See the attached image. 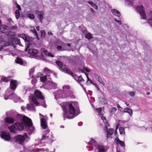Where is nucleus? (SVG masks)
<instances>
[{
    "mask_svg": "<svg viewBox=\"0 0 152 152\" xmlns=\"http://www.w3.org/2000/svg\"><path fill=\"white\" fill-rule=\"evenodd\" d=\"M96 110L98 113V114L99 115H102L103 114L101 113L102 111V109L101 107H99L98 108H96Z\"/></svg>",
    "mask_w": 152,
    "mask_h": 152,
    "instance_id": "obj_42",
    "label": "nucleus"
},
{
    "mask_svg": "<svg viewBox=\"0 0 152 152\" xmlns=\"http://www.w3.org/2000/svg\"><path fill=\"white\" fill-rule=\"evenodd\" d=\"M70 87L69 85H64L63 87V91L59 90L53 93L55 98H65L70 97V98H75L73 92L70 90Z\"/></svg>",
    "mask_w": 152,
    "mask_h": 152,
    "instance_id": "obj_2",
    "label": "nucleus"
},
{
    "mask_svg": "<svg viewBox=\"0 0 152 152\" xmlns=\"http://www.w3.org/2000/svg\"><path fill=\"white\" fill-rule=\"evenodd\" d=\"M88 3L90 4L92 7H94L95 3L93 2L92 1H88Z\"/></svg>",
    "mask_w": 152,
    "mask_h": 152,
    "instance_id": "obj_54",
    "label": "nucleus"
},
{
    "mask_svg": "<svg viewBox=\"0 0 152 152\" xmlns=\"http://www.w3.org/2000/svg\"><path fill=\"white\" fill-rule=\"evenodd\" d=\"M27 152H35L33 149H29L28 150V151H26Z\"/></svg>",
    "mask_w": 152,
    "mask_h": 152,
    "instance_id": "obj_64",
    "label": "nucleus"
},
{
    "mask_svg": "<svg viewBox=\"0 0 152 152\" xmlns=\"http://www.w3.org/2000/svg\"><path fill=\"white\" fill-rule=\"evenodd\" d=\"M47 76L50 77V75H47L40 77V80L43 82L46 81L47 80Z\"/></svg>",
    "mask_w": 152,
    "mask_h": 152,
    "instance_id": "obj_33",
    "label": "nucleus"
},
{
    "mask_svg": "<svg viewBox=\"0 0 152 152\" xmlns=\"http://www.w3.org/2000/svg\"><path fill=\"white\" fill-rule=\"evenodd\" d=\"M20 37L22 38L25 41L28 42L27 37L24 34H21L20 36Z\"/></svg>",
    "mask_w": 152,
    "mask_h": 152,
    "instance_id": "obj_45",
    "label": "nucleus"
},
{
    "mask_svg": "<svg viewBox=\"0 0 152 152\" xmlns=\"http://www.w3.org/2000/svg\"><path fill=\"white\" fill-rule=\"evenodd\" d=\"M50 85L51 87V88L56 89L57 87V84L52 81L51 82Z\"/></svg>",
    "mask_w": 152,
    "mask_h": 152,
    "instance_id": "obj_39",
    "label": "nucleus"
},
{
    "mask_svg": "<svg viewBox=\"0 0 152 152\" xmlns=\"http://www.w3.org/2000/svg\"><path fill=\"white\" fill-rule=\"evenodd\" d=\"M14 116L15 120L21 122L26 127V130L29 135L32 134L34 132V128L32 126L31 120L28 117L22 115L15 113Z\"/></svg>",
    "mask_w": 152,
    "mask_h": 152,
    "instance_id": "obj_1",
    "label": "nucleus"
},
{
    "mask_svg": "<svg viewBox=\"0 0 152 152\" xmlns=\"http://www.w3.org/2000/svg\"><path fill=\"white\" fill-rule=\"evenodd\" d=\"M117 107L118 108V110L120 111L122 110H123V108L122 107H120V105L118 104H117Z\"/></svg>",
    "mask_w": 152,
    "mask_h": 152,
    "instance_id": "obj_57",
    "label": "nucleus"
},
{
    "mask_svg": "<svg viewBox=\"0 0 152 152\" xmlns=\"http://www.w3.org/2000/svg\"><path fill=\"white\" fill-rule=\"evenodd\" d=\"M115 142L117 144H118L119 141H121V140H120L118 137H117L115 139Z\"/></svg>",
    "mask_w": 152,
    "mask_h": 152,
    "instance_id": "obj_56",
    "label": "nucleus"
},
{
    "mask_svg": "<svg viewBox=\"0 0 152 152\" xmlns=\"http://www.w3.org/2000/svg\"><path fill=\"white\" fill-rule=\"evenodd\" d=\"M1 137L5 141H9L11 139V137L8 132H2L1 134Z\"/></svg>",
    "mask_w": 152,
    "mask_h": 152,
    "instance_id": "obj_11",
    "label": "nucleus"
},
{
    "mask_svg": "<svg viewBox=\"0 0 152 152\" xmlns=\"http://www.w3.org/2000/svg\"><path fill=\"white\" fill-rule=\"evenodd\" d=\"M50 130L49 129H47L45 131V134H43L42 136V138L41 140L42 141L43 140H48L49 142L52 143L53 142L52 139H53V135L52 134H48Z\"/></svg>",
    "mask_w": 152,
    "mask_h": 152,
    "instance_id": "obj_6",
    "label": "nucleus"
},
{
    "mask_svg": "<svg viewBox=\"0 0 152 152\" xmlns=\"http://www.w3.org/2000/svg\"><path fill=\"white\" fill-rule=\"evenodd\" d=\"M36 14L38 15L40 22L42 23L43 19L44 12L42 11L36 10L35 12Z\"/></svg>",
    "mask_w": 152,
    "mask_h": 152,
    "instance_id": "obj_14",
    "label": "nucleus"
},
{
    "mask_svg": "<svg viewBox=\"0 0 152 152\" xmlns=\"http://www.w3.org/2000/svg\"><path fill=\"white\" fill-rule=\"evenodd\" d=\"M1 81L4 82L5 83H7L9 81V80L7 77H5L4 76H2L1 77Z\"/></svg>",
    "mask_w": 152,
    "mask_h": 152,
    "instance_id": "obj_35",
    "label": "nucleus"
},
{
    "mask_svg": "<svg viewBox=\"0 0 152 152\" xmlns=\"http://www.w3.org/2000/svg\"><path fill=\"white\" fill-rule=\"evenodd\" d=\"M15 4L16 6L17 7V8L18 9V10H21V9L20 7V5H19L17 2L16 1H15Z\"/></svg>",
    "mask_w": 152,
    "mask_h": 152,
    "instance_id": "obj_50",
    "label": "nucleus"
},
{
    "mask_svg": "<svg viewBox=\"0 0 152 152\" xmlns=\"http://www.w3.org/2000/svg\"><path fill=\"white\" fill-rule=\"evenodd\" d=\"M115 20L116 21V22L118 23L119 25H121V21H120L119 20H116V19H115Z\"/></svg>",
    "mask_w": 152,
    "mask_h": 152,
    "instance_id": "obj_59",
    "label": "nucleus"
},
{
    "mask_svg": "<svg viewBox=\"0 0 152 152\" xmlns=\"http://www.w3.org/2000/svg\"><path fill=\"white\" fill-rule=\"evenodd\" d=\"M136 11L139 13L141 16V18L142 19H145L146 16L145 13V10L142 5L137 6L136 8Z\"/></svg>",
    "mask_w": 152,
    "mask_h": 152,
    "instance_id": "obj_7",
    "label": "nucleus"
},
{
    "mask_svg": "<svg viewBox=\"0 0 152 152\" xmlns=\"http://www.w3.org/2000/svg\"><path fill=\"white\" fill-rule=\"evenodd\" d=\"M88 145H92V146L96 147V142L94 139H92L88 143Z\"/></svg>",
    "mask_w": 152,
    "mask_h": 152,
    "instance_id": "obj_29",
    "label": "nucleus"
},
{
    "mask_svg": "<svg viewBox=\"0 0 152 152\" xmlns=\"http://www.w3.org/2000/svg\"><path fill=\"white\" fill-rule=\"evenodd\" d=\"M29 88L28 87L25 86H23V90L22 92L23 94H25L26 93L27 91H29Z\"/></svg>",
    "mask_w": 152,
    "mask_h": 152,
    "instance_id": "obj_34",
    "label": "nucleus"
},
{
    "mask_svg": "<svg viewBox=\"0 0 152 152\" xmlns=\"http://www.w3.org/2000/svg\"><path fill=\"white\" fill-rule=\"evenodd\" d=\"M25 137L28 138V136L26 133H24V136L20 135H18L15 137V142L16 143H18L20 144H21L23 142L25 139Z\"/></svg>",
    "mask_w": 152,
    "mask_h": 152,
    "instance_id": "obj_9",
    "label": "nucleus"
},
{
    "mask_svg": "<svg viewBox=\"0 0 152 152\" xmlns=\"http://www.w3.org/2000/svg\"><path fill=\"white\" fill-rule=\"evenodd\" d=\"M34 67L31 68L30 69L29 71V75L30 76L32 77H33V74L34 71Z\"/></svg>",
    "mask_w": 152,
    "mask_h": 152,
    "instance_id": "obj_37",
    "label": "nucleus"
},
{
    "mask_svg": "<svg viewBox=\"0 0 152 152\" xmlns=\"http://www.w3.org/2000/svg\"><path fill=\"white\" fill-rule=\"evenodd\" d=\"M31 31L37 37L38 36V34L37 33V31L35 29H31Z\"/></svg>",
    "mask_w": 152,
    "mask_h": 152,
    "instance_id": "obj_49",
    "label": "nucleus"
},
{
    "mask_svg": "<svg viewBox=\"0 0 152 152\" xmlns=\"http://www.w3.org/2000/svg\"><path fill=\"white\" fill-rule=\"evenodd\" d=\"M57 48L58 50H62V47L60 46H57Z\"/></svg>",
    "mask_w": 152,
    "mask_h": 152,
    "instance_id": "obj_62",
    "label": "nucleus"
},
{
    "mask_svg": "<svg viewBox=\"0 0 152 152\" xmlns=\"http://www.w3.org/2000/svg\"><path fill=\"white\" fill-rule=\"evenodd\" d=\"M69 107V112L68 113L69 115H70L71 116H74V118L75 116H77L80 113L79 109H77V114L76 113V110L72 104L71 103L69 104V106H68Z\"/></svg>",
    "mask_w": 152,
    "mask_h": 152,
    "instance_id": "obj_5",
    "label": "nucleus"
},
{
    "mask_svg": "<svg viewBox=\"0 0 152 152\" xmlns=\"http://www.w3.org/2000/svg\"><path fill=\"white\" fill-rule=\"evenodd\" d=\"M56 63L58 66H59V69L60 70H61L64 72L67 73V72L64 71V69L65 68H66L68 69L67 68L64 67L63 68V64L62 62L59 61H57L56 62Z\"/></svg>",
    "mask_w": 152,
    "mask_h": 152,
    "instance_id": "obj_16",
    "label": "nucleus"
},
{
    "mask_svg": "<svg viewBox=\"0 0 152 152\" xmlns=\"http://www.w3.org/2000/svg\"><path fill=\"white\" fill-rule=\"evenodd\" d=\"M44 73L45 74H48L53 73V72L48 68L45 67L44 69Z\"/></svg>",
    "mask_w": 152,
    "mask_h": 152,
    "instance_id": "obj_32",
    "label": "nucleus"
},
{
    "mask_svg": "<svg viewBox=\"0 0 152 152\" xmlns=\"http://www.w3.org/2000/svg\"><path fill=\"white\" fill-rule=\"evenodd\" d=\"M94 76L96 79L99 83H101L102 85L104 86L105 85L104 83L103 82L100 77L97 74H94Z\"/></svg>",
    "mask_w": 152,
    "mask_h": 152,
    "instance_id": "obj_25",
    "label": "nucleus"
},
{
    "mask_svg": "<svg viewBox=\"0 0 152 152\" xmlns=\"http://www.w3.org/2000/svg\"><path fill=\"white\" fill-rule=\"evenodd\" d=\"M40 120L41 127L43 129H46L47 126V124L46 120L44 118H41Z\"/></svg>",
    "mask_w": 152,
    "mask_h": 152,
    "instance_id": "obj_18",
    "label": "nucleus"
},
{
    "mask_svg": "<svg viewBox=\"0 0 152 152\" xmlns=\"http://www.w3.org/2000/svg\"><path fill=\"white\" fill-rule=\"evenodd\" d=\"M111 11L113 14L118 17H120L121 15L120 12L116 9H112L111 10Z\"/></svg>",
    "mask_w": 152,
    "mask_h": 152,
    "instance_id": "obj_26",
    "label": "nucleus"
},
{
    "mask_svg": "<svg viewBox=\"0 0 152 152\" xmlns=\"http://www.w3.org/2000/svg\"><path fill=\"white\" fill-rule=\"evenodd\" d=\"M15 62L17 64L24 66H26L27 64L26 62L25 61L23 60L22 59L19 57L16 58L15 60Z\"/></svg>",
    "mask_w": 152,
    "mask_h": 152,
    "instance_id": "obj_15",
    "label": "nucleus"
},
{
    "mask_svg": "<svg viewBox=\"0 0 152 152\" xmlns=\"http://www.w3.org/2000/svg\"><path fill=\"white\" fill-rule=\"evenodd\" d=\"M120 133L121 134L125 135V132L124 129L122 127H120L119 128Z\"/></svg>",
    "mask_w": 152,
    "mask_h": 152,
    "instance_id": "obj_38",
    "label": "nucleus"
},
{
    "mask_svg": "<svg viewBox=\"0 0 152 152\" xmlns=\"http://www.w3.org/2000/svg\"><path fill=\"white\" fill-rule=\"evenodd\" d=\"M27 16L28 18L31 19H33L35 18L34 15L31 13L28 14L27 15Z\"/></svg>",
    "mask_w": 152,
    "mask_h": 152,
    "instance_id": "obj_46",
    "label": "nucleus"
},
{
    "mask_svg": "<svg viewBox=\"0 0 152 152\" xmlns=\"http://www.w3.org/2000/svg\"><path fill=\"white\" fill-rule=\"evenodd\" d=\"M118 144H120V145L122 147H124L125 146V143L123 141H119V142H118Z\"/></svg>",
    "mask_w": 152,
    "mask_h": 152,
    "instance_id": "obj_51",
    "label": "nucleus"
},
{
    "mask_svg": "<svg viewBox=\"0 0 152 152\" xmlns=\"http://www.w3.org/2000/svg\"><path fill=\"white\" fill-rule=\"evenodd\" d=\"M5 121L7 123L13 124L15 120L13 118L7 117L5 119Z\"/></svg>",
    "mask_w": 152,
    "mask_h": 152,
    "instance_id": "obj_21",
    "label": "nucleus"
},
{
    "mask_svg": "<svg viewBox=\"0 0 152 152\" xmlns=\"http://www.w3.org/2000/svg\"><path fill=\"white\" fill-rule=\"evenodd\" d=\"M12 42L10 43V44L8 43L7 45H4V46H9V45H11L12 46H13V47L15 48L16 47V46L15 45H14L13 44V43L14 42L15 44L16 45H18L19 43L20 42V40L19 39H18L17 38H12L11 39Z\"/></svg>",
    "mask_w": 152,
    "mask_h": 152,
    "instance_id": "obj_12",
    "label": "nucleus"
},
{
    "mask_svg": "<svg viewBox=\"0 0 152 152\" xmlns=\"http://www.w3.org/2000/svg\"><path fill=\"white\" fill-rule=\"evenodd\" d=\"M20 14H15V17H16V18L17 19H18L20 17Z\"/></svg>",
    "mask_w": 152,
    "mask_h": 152,
    "instance_id": "obj_60",
    "label": "nucleus"
},
{
    "mask_svg": "<svg viewBox=\"0 0 152 152\" xmlns=\"http://www.w3.org/2000/svg\"><path fill=\"white\" fill-rule=\"evenodd\" d=\"M41 36L42 37H44L45 36V32L44 30H41Z\"/></svg>",
    "mask_w": 152,
    "mask_h": 152,
    "instance_id": "obj_47",
    "label": "nucleus"
},
{
    "mask_svg": "<svg viewBox=\"0 0 152 152\" xmlns=\"http://www.w3.org/2000/svg\"><path fill=\"white\" fill-rule=\"evenodd\" d=\"M114 132V130L113 129H110L108 130L107 131V137L108 138L110 137L111 135H112Z\"/></svg>",
    "mask_w": 152,
    "mask_h": 152,
    "instance_id": "obj_30",
    "label": "nucleus"
},
{
    "mask_svg": "<svg viewBox=\"0 0 152 152\" xmlns=\"http://www.w3.org/2000/svg\"><path fill=\"white\" fill-rule=\"evenodd\" d=\"M64 70L67 72V73L72 76L75 80L77 82L80 83L82 81L84 82L85 81L81 75L80 76H78L76 75H74L71 71L66 68L64 69Z\"/></svg>",
    "mask_w": 152,
    "mask_h": 152,
    "instance_id": "obj_8",
    "label": "nucleus"
},
{
    "mask_svg": "<svg viewBox=\"0 0 152 152\" xmlns=\"http://www.w3.org/2000/svg\"><path fill=\"white\" fill-rule=\"evenodd\" d=\"M129 95L132 96H133L135 95V94L132 91L129 93Z\"/></svg>",
    "mask_w": 152,
    "mask_h": 152,
    "instance_id": "obj_61",
    "label": "nucleus"
},
{
    "mask_svg": "<svg viewBox=\"0 0 152 152\" xmlns=\"http://www.w3.org/2000/svg\"><path fill=\"white\" fill-rule=\"evenodd\" d=\"M9 27L6 26L1 25V32L5 33L6 34H7V32H8Z\"/></svg>",
    "mask_w": 152,
    "mask_h": 152,
    "instance_id": "obj_17",
    "label": "nucleus"
},
{
    "mask_svg": "<svg viewBox=\"0 0 152 152\" xmlns=\"http://www.w3.org/2000/svg\"><path fill=\"white\" fill-rule=\"evenodd\" d=\"M148 18V22L151 26H152V11H150L148 15L147 16Z\"/></svg>",
    "mask_w": 152,
    "mask_h": 152,
    "instance_id": "obj_24",
    "label": "nucleus"
},
{
    "mask_svg": "<svg viewBox=\"0 0 152 152\" xmlns=\"http://www.w3.org/2000/svg\"><path fill=\"white\" fill-rule=\"evenodd\" d=\"M80 86H81L82 87V88L83 90L85 91V92L86 93V88L84 87L83 86L82 84H81L80 83Z\"/></svg>",
    "mask_w": 152,
    "mask_h": 152,
    "instance_id": "obj_58",
    "label": "nucleus"
},
{
    "mask_svg": "<svg viewBox=\"0 0 152 152\" xmlns=\"http://www.w3.org/2000/svg\"><path fill=\"white\" fill-rule=\"evenodd\" d=\"M15 126L16 127L17 130H22L23 129V126L22 124L17 123L15 124Z\"/></svg>",
    "mask_w": 152,
    "mask_h": 152,
    "instance_id": "obj_20",
    "label": "nucleus"
},
{
    "mask_svg": "<svg viewBox=\"0 0 152 152\" xmlns=\"http://www.w3.org/2000/svg\"><path fill=\"white\" fill-rule=\"evenodd\" d=\"M92 84L95 86L96 88L99 91L100 90L98 86L97 85L96 83H92Z\"/></svg>",
    "mask_w": 152,
    "mask_h": 152,
    "instance_id": "obj_53",
    "label": "nucleus"
},
{
    "mask_svg": "<svg viewBox=\"0 0 152 152\" xmlns=\"http://www.w3.org/2000/svg\"><path fill=\"white\" fill-rule=\"evenodd\" d=\"M133 1V0H125L126 4L128 5H132V2Z\"/></svg>",
    "mask_w": 152,
    "mask_h": 152,
    "instance_id": "obj_41",
    "label": "nucleus"
},
{
    "mask_svg": "<svg viewBox=\"0 0 152 152\" xmlns=\"http://www.w3.org/2000/svg\"><path fill=\"white\" fill-rule=\"evenodd\" d=\"M44 53L45 55L49 56L51 57H53L54 56L51 53L48 52L46 50H45Z\"/></svg>",
    "mask_w": 152,
    "mask_h": 152,
    "instance_id": "obj_44",
    "label": "nucleus"
},
{
    "mask_svg": "<svg viewBox=\"0 0 152 152\" xmlns=\"http://www.w3.org/2000/svg\"><path fill=\"white\" fill-rule=\"evenodd\" d=\"M3 96L5 100L12 99L16 103L18 102L20 99V97L17 96L15 93L12 92L11 89H7L5 91V94Z\"/></svg>",
    "mask_w": 152,
    "mask_h": 152,
    "instance_id": "obj_4",
    "label": "nucleus"
},
{
    "mask_svg": "<svg viewBox=\"0 0 152 152\" xmlns=\"http://www.w3.org/2000/svg\"><path fill=\"white\" fill-rule=\"evenodd\" d=\"M97 147L98 152H105V148L103 145H98Z\"/></svg>",
    "mask_w": 152,
    "mask_h": 152,
    "instance_id": "obj_28",
    "label": "nucleus"
},
{
    "mask_svg": "<svg viewBox=\"0 0 152 152\" xmlns=\"http://www.w3.org/2000/svg\"><path fill=\"white\" fill-rule=\"evenodd\" d=\"M93 7L95 9H96V10H97L98 9V7L97 5H96L95 4L94 5V7Z\"/></svg>",
    "mask_w": 152,
    "mask_h": 152,
    "instance_id": "obj_63",
    "label": "nucleus"
},
{
    "mask_svg": "<svg viewBox=\"0 0 152 152\" xmlns=\"http://www.w3.org/2000/svg\"><path fill=\"white\" fill-rule=\"evenodd\" d=\"M42 101V103H41V105L43 106V107L46 108V105L45 104V101L44 100V99H40V101Z\"/></svg>",
    "mask_w": 152,
    "mask_h": 152,
    "instance_id": "obj_43",
    "label": "nucleus"
},
{
    "mask_svg": "<svg viewBox=\"0 0 152 152\" xmlns=\"http://www.w3.org/2000/svg\"><path fill=\"white\" fill-rule=\"evenodd\" d=\"M83 69L87 72H89L90 71V69L87 67H83Z\"/></svg>",
    "mask_w": 152,
    "mask_h": 152,
    "instance_id": "obj_55",
    "label": "nucleus"
},
{
    "mask_svg": "<svg viewBox=\"0 0 152 152\" xmlns=\"http://www.w3.org/2000/svg\"><path fill=\"white\" fill-rule=\"evenodd\" d=\"M124 112L128 113L131 116H132L133 114L132 110L128 107L124 108Z\"/></svg>",
    "mask_w": 152,
    "mask_h": 152,
    "instance_id": "obj_27",
    "label": "nucleus"
},
{
    "mask_svg": "<svg viewBox=\"0 0 152 152\" xmlns=\"http://www.w3.org/2000/svg\"><path fill=\"white\" fill-rule=\"evenodd\" d=\"M117 108L115 107H113L111 108V110L110 111L111 113L113 114L116 111Z\"/></svg>",
    "mask_w": 152,
    "mask_h": 152,
    "instance_id": "obj_48",
    "label": "nucleus"
},
{
    "mask_svg": "<svg viewBox=\"0 0 152 152\" xmlns=\"http://www.w3.org/2000/svg\"><path fill=\"white\" fill-rule=\"evenodd\" d=\"M44 97L42 95V93L38 90L35 91L34 95L31 94L29 96V99L31 104L33 102L37 106L40 105L38 101H40V99H44Z\"/></svg>",
    "mask_w": 152,
    "mask_h": 152,
    "instance_id": "obj_3",
    "label": "nucleus"
},
{
    "mask_svg": "<svg viewBox=\"0 0 152 152\" xmlns=\"http://www.w3.org/2000/svg\"><path fill=\"white\" fill-rule=\"evenodd\" d=\"M38 53V50L35 49L30 48L28 50V53L32 56H36Z\"/></svg>",
    "mask_w": 152,
    "mask_h": 152,
    "instance_id": "obj_19",
    "label": "nucleus"
},
{
    "mask_svg": "<svg viewBox=\"0 0 152 152\" xmlns=\"http://www.w3.org/2000/svg\"><path fill=\"white\" fill-rule=\"evenodd\" d=\"M85 37L88 39H91L93 37L92 34L89 32L86 34L85 35Z\"/></svg>",
    "mask_w": 152,
    "mask_h": 152,
    "instance_id": "obj_36",
    "label": "nucleus"
},
{
    "mask_svg": "<svg viewBox=\"0 0 152 152\" xmlns=\"http://www.w3.org/2000/svg\"><path fill=\"white\" fill-rule=\"evenodd\" d=\"M18 28V26L16 25L10 26V28L12 29H16Z\"/></svg>",
    "mask_w": 152,
    "mask_h": 152,
    "instance_id": "obj_52",
    "label": "nucleus"
},
{
    "mask_svg": "<svg viewBox=\"0 0 152 152\" xmlns=\"http://www.w3.org/2000/svg\"><path fill=\"white\" fill-rule=\"evenodd\" d=\"M17 86V81L16 80H11L10 82V88L8 89H11L12 92H13L12 90H15Z\"/></svg>",
    "mask_w": 152,
    "mask_h": 152,
    "instance_id": "obj_13",
    "label": "nucleus"
},
{
    "mask_svg": "<svg viewBox=\"0 0 152 152\" xmlns=\"http://www.w3.org/2000/svg\"><path fill=\"white\" fill-rule=\"evenodd\" d=\"M15 126V124L14 125H12L9 127V129L10 132L16 133L17 132V130Z\"/></svg>",
    "mask_w": 152,
    "mask_h": 152,
    "instance_id": "obj_23",
    "label": "nucleus"
},
{
    "mask_svg": "<svg viewBox=\"0 0 152 152\" xmlns=\"http://www.w3.org/2000/svg\"><path fill=\"white\" fill-rule=\"evenodd\" d=\"M79 30L82 32V33L85 34H86L87 32V28L86 27L83 25H81L79 27Z\"/></svg>",
    "mask_w": 152,
    "mask_h": 152,
    "instance_id": "obj_22",
    "label": "nucleus"
},
{
    "mask_svg": "<svg viewBox=\"0 0 152 152\" xmlns=\"http://www.w3.org/2000/svg\"><path fill=\"white\" fill-rule=\"evenodd\" d=\"M101 103L102 104H105L107 103V100L104 98H102L100 100Z\"/></svg>",
    "mask_w": 152,
    "mask_h": 152,
    "instance_id": "obj_40",
    "label": "nucleus"
},
{
    "mask_svg": "<svg viewBox=\"0 0 152 152\" xmlns=\"http://www.w3.org/2000/svg\"><path fill=\"white\" fill-rule=\"evenodd\" d=\"M26 108L28 110H31L34 111H36V109L32 105H30L29 104H27Z\"/></svg>",
    "mask_w": 152,
    "mask_h": 152,
    "instance_id": "obj_31",
    "label": "nucleus"
},
{
    "mask_svg": "<svg viewBox=\"0 0 152 152\" xmlns=\"http://www.w3.org/2000/svg\"><path fill=\"white\" fill-rule=\"evenodd\" d=\"M67 104L66 103H65L64 104V106L63 107L62 106V107L64 110L63 113V117L64 120H65L66 119L65 118L66 117L67 118L69 119H71L74 118V116H71L70 115H69L68 113L67 109L66 108V106Z\"/></svg>",
    "mask_w": 152,
    "mask_h": 152,
    "instance_id": "obj_10",
    "label": "nucleus"
}]
</instances>
